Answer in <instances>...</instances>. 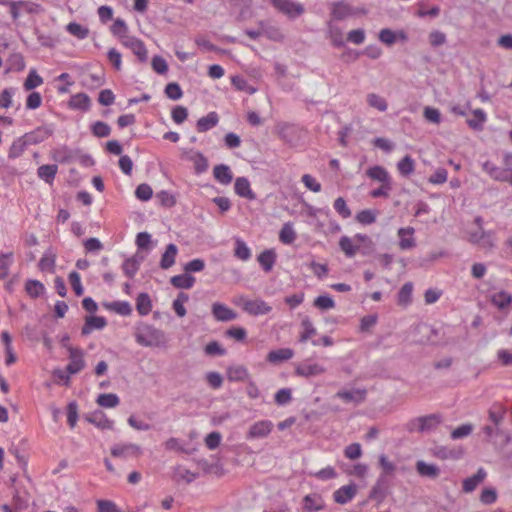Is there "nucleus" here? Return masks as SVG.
<instances>
[{"instance_id":"f257e3e1","label":"nucleus","mask_w":512,"mask_h":512,"mask_svg":"<svg viewBox=\"0 0 512 512\" xmlns=\"http://www.w3.org/2000/svg\"><path fill=\"white\" fill-rule=\"evenodd\" d=\"M136 342L143 347H159L165 344V333L149 324H142L136 328Z\"/></svg>"},{"instance_id":"393cba45","label":"nucleus","mask_w":512,"mask_h":512,"mask_svg":"<svg viewBox=\"0 0 512 512\" xmlns=\"http://www.w3.org/2000/svg\"><path fill=\"white\" fill-rule=\"evenodd\" d=\"M366 175L370 179L376 180L380 183H392L391 177H390L388 171L383 166H380V165H375V166L370 167L366 171Z\"/></svg>"},{"instance_id":"6ab92c4d","label":"nucleus","mask_w":512,"mask_h":512,"mask_svg":"<svg viewBox=\"0 0 512 512\" xmlns=\"http://www.w3.org/2000/svg\"><path fill=\"white\" fill-rule=\"evenodd\" d=\"M219 122V116L216 112H209L206 116L201 117L196 124L198 132L203 133L214 128Z\"/></svg>"},{"instance_id":"f3484780","label":"nucleus","mask_w":512,"mask_h":512,"mask_svg":"<svg viewBox=\"0 0 512 512\" xmlns=\"http://www.w3.org/2000/svg\"><path fill=\"white\" fill-rule=\"evenodd\" d=\"M486 476V471L483 468H479L476 474L463 480V491L465 493L473 492L477 488V486L484 481Z\"/></svg>"},{"instance_id":"a19ab883","label":"nucleus","mask_w":512,"mask_h":512,"mask_svg":"<svg viewBox=\"0 0 512 512\" xmlns=\"http://www.w3.org/2000/svg\"><path fill=\"white\" fill-rule=\"evenodd\" d=\"M397 169L402 176H409L415 170V161L410 155L404 156L398 163Z\"/></svg>"},{"instance_id":"72a5a7b5","label":"nucleus","mask_w":512,"mask_h":512,"mask_svg":"<svg viewBox=\"0 0 512 512\" xmlns=\"http://www.w3.org/2000/svg\"><path fill=\"white\" fill-rule=\"evenodd\" d=\"M491 302L498 309L503 310L512 303V294L504 290L498 291L492 295Z\"/></svg>"},{"instance_id":"4d7b16f0","label":"nucleus","mask_w":512,"mask_h":512,"mask_svg":"<svg viewBox=\"0 0 512 512\" xmlns=\"http://www.w3.org/2000/svg\"><path fill=\"white\" fill-rule=\"evenodd\" d=\"M43 83L42 77H40L36 70L32 69L29 71L27 78L24 82V89L30 91Z\"/></svg>"},{"instance_id":"f8f14e48","label":"nucleus","mask_w":512,"mask_h":512,"mask_svg":"<svg viewBox=\"0 0 512 512\" xmlns=\"http://www.w3.org/2000/svg\"><path fill=\"white\" fill-rule=\"evenodd\" d=\"M85 367L83 352L78 348H69V363L66 367L69 374H77Z\"/></svg>"},{"instance_id":"cd10ccee","label":"nucleus","mask_w":512,"mask_h":512,"mask_svg":"<svg viewBox=\"0 0 512 512\" xmlns=\"http://www.w3.org/2000/svg\"><path fill=\"white\" fill-rule=\"evenodd\" d=\"M227 378L232 382H240L249 379V372L243 365L230 366L227 369Z\"/></svg>"},{"instance_id":"6e6552de","label":"nucleus","mask_w":512,"mask_h":512,"mask_svg":"<svg viewBox=\"0 0 512 512\" xmlns=\"http://www.w3.org/2000/svg\"><path fill=\"white\" fill-rule=\"evenodd\" d=\"M274 424L270 420H260L253 423L247 433V440L263 439L266 438L273 430Z\"/></svg>"},{"instance_id":"f03ea898","label":"nucleus","mask_w":512,"mask_h":512,"mask_svg":"<svg viewBox=\"0 0 512 512\" xmlns=\"http://www.w3.org/2000/svg\"><path fill=\"white\" fill-rule=\"evenodd\" d=\"M441 423V418L437 414L416 417L405 424L408 432H429L435 429Z\"/></svg>"},{"instance_id":"aec40b11","label":"nucleus","mask_w":512,"mask_h":512,"mask_svg":"<svg viewBox=\"0 0 512 512\" xmlns=\"http://www.w3.org/2000/svg\"><path fill=\"white\" fill-rule=\"evenodd\" d=\"M68 105L73 110L88 111L91 107V100L87 94L77 93L71 96Z\"/></svg>"},{"instance_id":"69168bd1","label":"nucleus","mask_w":512,"mask_h":512,"mask_svg":"<svg viewBox=\"0 0 512 512\" xmlns=\"http://www.w3.org/2000/svg\"><path fill=\"white\" fill-rule=\"evenodd\" d=\"M424 118L433 124L441 123V113L437 108L426 106L423 111Z\"/></svg>"},{"instance_id":"49530a36","label":"nucleus","mask_w":512,"mask_h":512,"mask_svg":"<svg viewBox=\"0 0 512 512\" xmlns=\"http://www.w3.org/2000/svg\"><path fill=\"white\" fill-rule=\"evenodd\" d=\"M96 402L101 407L114 408L119 404L120 400H119V397L114 393H105V394H100L97 397Z\"/></svg>"},{"instance_id":"8fccbe9b","label":"nucleus","mask_w":512,"mask_h":512,"mask_svg":"<svg viewBox=\"0 0 512 512\" xmlns=\"http://www.w3.org/2000/svg\"><path fill=\"white\" fill-rule=\"evenodd\" d=\"M13 253H2L0 252V279H4L9 274V269L13 264Z\"/></svg>"},{"instance_id":"c03bdc74","label":"nucleus","mask_w":512,"mask_h":512,"mask_svg":"<svg viewBox=\"0 0 512 512\" xmlns=\"http://www.w3.org/2000/svg\"><path fill=\"white\" fill-rule=\"evenodd\" d=\"M366 99L370 107L375 108L380 112H385L388 109V104L385 98L376 93H369Z\"/></svg>"},{"instance_id":"de8ad7c7","label":"nucleus","mask_w":512,"mask_h":512,"mask_svg":"<svg viewBox=\"0 0 512 512\" xmlns=\"http://www.w3.org/2000/svg\"><path fill=\"white\" fill-rule=\"evenodd\" d=\"M66 31L80 40L86 39L89 35V29L76 22H70L66 26Z\"/></svg>"},{"instance_id":"774afa93","label":"nucleus","mask_w":512,"mask_h":512,"mask_svg":"<svg viewBox=\"0 0 512 512\" xmlns=\"http://www.w3.org/2000/svg\"><path fill=\"white\" fill-rule=\"evenodd\" d=\"M97 511L98 512H120L121 509L111 500H97Z\"/></svg>"},{"instance_id":"2f4dec72","label":"nucleus","mask_w":512,"mask_h":512,"mask_svg":"<svg viewBox=\"0 0 512 512\" xmlns=\"http://www.w3.org/2000/svg\"><path fill=\"white\" fill-rule=\"evenodd\" d=\"M297 239L296 231L294 230L292 222H286L283 224L279 232V240L285 244L290 245Z\"/></svg>"},{"instance_id":"1a4fd4ad","label":"nucleus","mask_w":512,"mask_h":512,"mask_svg":"<svg viewBox=\"0 0 512 512\" xmlns=\"http://www.w3.org/2000/svg\"><path fill=\"white\" fill-rule=\"evenodd\" d=\"M123 46L132 51V53L138 58L140 62H146L148 60V51L142 40L135 36H129L123 39L121 42Z\"/></svg>"},{"instance_id":"5fc2aeb1","label":"nucleus","mask_w":512,"mask_h":512,"mask_svg":"<svg viewBox=\"0 0 512 512\" xmlns=\"http://www.w3.org/2000/svg\"><path fill=\"white\" fill-rule=\"evenodd\" d=\"M140 266V262L136 258H128L123 262L122 269L128 278H133Z\"/></svg>"},{"instance_id":"13d9d810","label":"nucleus","mask_w":512,"mask_h":512,"mask_svg":"<svg viewBox=\"0 0 512 512\" xmlns=\"http://www.w3.org/2000/svg\"><path fill=\"white\" fill-rule=\"evenodd\" d=\"M109 309L122 316L132 313V307L127 301H114L109 305Z\"/></svg>"},{"instance_id":"4468645a","label":"nucleus","mask_w":512,"mask_h":512,"mask_svg":"<svg viewBox=\"0 0 512 512\" xmlns=\"http://www.w3.org/2000/svg\"><path fill=\"white\" fill-rule=\"evenodd\" d=\"M356 492L355 484L344 485L333 493V498L338 504H346L355 497Z\"/></svg>"},{"instance_id":"58836bf2","label":"nucleus","mask_w":512,"mask_h":512,"mask_svg":"<svg viewBox=\"0 0 512 512\" xmlns=\"http://www.w3.org/2000/svg\"><path fill=\"white\" fill-rule=\"evenodd\" d=\"M136 309L142 316H146L151 312L152 303L147 293H140L136 299Z\"/></svg>"},{"instance_id":"a18cd8bd","label":"nucleus","mask_w":512,"mask_h":512,"mask_svg":"<svg viewBox=\"0 0 512 512\" xmlns=\"http://www.w3.org/2000/svg\"><path fill=\"white\" fill-rule=\"evenodd\" d=\"M189 160L193 162L197 174L204 173L208 169V160L201 152H195Z\"/></svg>"},{"instance_id":"0e129e2a","label":"nucleus","mask_w":512,"mask_h":512,"mask_svg":"<svg viewBox=\"0 0 512 512\" xmlns=\"http://www.w3.org/2000/svg\"><path fill=\"white\" fill-rule=\"evenodd\" d=\"M69 282L71 284L72 289L74 290L77 296H81L84 293V288L81 283V278L78 272L72 271L68 276Z\"/></svg>"},{"instance_id":"2eb2a0df","label":"nucleus","mask_w":512,"mask_h":512,"mask_svg":"<svg viewBox=\"0 0 512 512\" xmlns=\"http://www.w3.org/2000/svg\"><path fill=\"white\" fill-rule=\"evenodd\" d=\"M86 420L102 430H112L114 426V422L108 419L101 410L87 415Z\"/></svg>"},{"instance_id":"09e8293b","label":"nucleus","mask_w":512,"mask_h":512,"mask_svg":"<svg viewBox=\"0 0 512 512\" xmlns=\"http://www.w3.org/2000/svg\"><path fill=\"white\" fill-rule=\"evenodd\" d=\"M378 212L372 209H364L356 214V221L362 225H370L376 221Z\"/></svg>"},{"instance_id":"e433bc0d","label":"nucleus","mask_w":512,"mask_h":512,"mask_svg":"<svg viewBox=\"0 0 512 512\" xmlns=\"http://www.w3.org/2000/svg\"><path fill=\"white\" fill-rule=\"evenodd\" d=\"M276 261V253L273 250H264L258 256V262L265 272H270Z\"/></svg>"},{"instance_id":"412c9836","label":"nucleus","mask_w":512,"mask_h":512,"mask_svg":"<svg viewBox=\"0 0 512 512\" xmlns=\"http://www.w3.org/2000/svg\"><path fill=\"white\" fill-rule=\"evenodd\" d=\"M107 325V321L102 316H89L81 329L83 335L90 334L93 330H101Z\"/></svg>"},{"instance_id":"bb28decb","label":"nucleus","mask_w":512,"mask_h":512,"mask_svg":"<svg viewBox=\"0 0 512 512\" xmlns=\"http://www.w3.org/2000/svg\"><path fill=\"white\" fill-rule=\"evenodd\" d=\"M352 14L351 6L344 2H334L331 7V15L336 20H343Z\"/></svg>"},{"instance_id":"338daca9","label":"nucleus","mask_w":512,"mask_h":512,"mask_svg":"<svg viewBox=\"0 0 512 512\" xmlns=\"http://www.w3.org/2000/svg\"><path fill=\"white\" fill-rule=\"evenodd\" d=\"M165 94L171 100H179L183 96L180 85L175 82L166 85Z\"/></svg>"},{"instance_id":"b1692460","label":"nucleus","mask_w":512,"mask_h":512,"mask_svg":"<svg viewBox=\"0 0 512 512\" xmlns=\"http://www.w3.org/2000/svg\"><path fill=\"white\" fill-rule=\"evenodd\" d=\"M324 506V500L318 494H309L303 499V507L309 512H318L322 510Z\"/></svg>"},{"instance_id":"9b49d317","label":"nucleus","mask_w":512,"mask_h":512,"mask_svg":"<svg viewBox=\"0 0 512 512\" xmlns=\"http://www.w3.org/2000/svg\"><path fill=\"white\" fill-rule=\"evenodd\" d=\"M53 133L52 128L43 125L39 126L33 131L25 133L23 137L29 145H36L47 140Z\"/></svg>"},{"instance_id":"4c0bfd02","label":"nucleus","mask_w":512,"mask_h":512,"mask_svg":"<svg viewBox=\"0 0 512 512\" xmlns=\"http://www.w3.org/2000/svg\"><path fill=\"white\" fill-rule=\"evenodd\" d=\"M434 456L441 459H459L462 456L461 450H455L446 446H438L434 450Z\"/></svg>"},{"instance_id":"a211bd4d","label":"nucleus","mask_w":512,"mask_h":512,"mask_svg":"<svg viewBox=\"0 0 512 512\" xmlns=\"http://www.w3.org/2000/svg\"><path fill=\"white\" fill-rule=\"evenodd\" d=\"M414 228L405 227L398 230V236L400 238L399 247L402 250H408L415 247V238L413 237Z\"/></svg>"},{"instance_id":"f704fd0d","label":"nucleus","mask_w":512,"mask_h":512,"mask_svg":"<svg viewBox=\"0 0 512 512\" xmlns=\"http://www.w3.org/2000/svg\"><path fill=\"white\" fill-rule=\"evenodd\" d=\"M58 167L55 164H45L37 169V175L46 183L51 184L57 174Z\"/></svg>"},{"instance_id":"3c124183","label":"nucleus","mask_w":512,"mask_h":512,"mask_svg":"<svg viewBox=\"0 0 512 512\" xmlns=\"http://www.w3.org/2000/svg\"><path fill=\"white\" fill-rule=\"evenodd\" d=\"M234 255L242 261H247L251 258V250L243 240L236 239Z\"/></svg>"},{"instance_id":"864d4df0","label":"nucleus","mask_w":512,"mask_h":512,"mask_svg":"<svg viewBox=\"0 0 512 512\" xmlns=\"http://www.w3.org/2000/svg\"><path fill=\"white\" fill-rule=\"evenodd\" d=\"M91 132L95 137H108L111 133L110 126L103 121H96L91 125Z\"/></svg>"},{"instance_id":"0eeeda50","label":"nucleus","mask_w":512,"mask_h":512,"mask_svg":"<svg viewBox=\"0 0 512 512\" xmlns=\"http://www.w3.org/2000/svg\"><path fill=\"white\" fill-rule=\"evenodd\" d=\"M141 454V447L134 443H117L111 447V455L116 458L128 459Z\"/></svg>"},{"instance_id":"ea45409f","label":"nucleus","mask_w":512,"mask_h":512,"mask_svg":"<svg viewBox=\"0 0 512 512\" xmlns=\"http://www.w3.org/2000/svg\"><path fill=\"white\" fill-rule=\"evenodd\" d=\"M302 332L300 333L299 341L304 343L312 336L316 335L317 331L309 317H304L301 321Z\"/></svg>"},{"instance_id":"e2e57ef3","label":"nucleus","mask_w":512,"mask_h":512,"mask_svg":"<svg viewBox=\"0 0 512 512\" xmlns=\"http://www.w3.org/2000/svg\"><path fill=\"white\" fill-rule=\"evenodd\" d=\"M314 306L321 310H329L335 307V302L329 295H320L314 300Z\"/></svg>"},{"instance_id":"c85d7f7f","label":"nucleus","mask_w":512,"mask_h":512,"mask_svg":"<svg viewBox=\"0 0 512 512\" xmlns=\"http://www.w3.org/2000/svg\"><path fill=\"white\" fill-rule=\"evenodd\" d=\"M483 170L494 180L496 181H506V174L508 172L507 168L505 169L497 167L494 163L490 161H486L482 165Z\"/></svg>"},{"instance_id":"6e6d98bb","label":"nucleus","mask_w":512,"mask_h":512,"mask_svg":"<svg viewBox=\"0 0 512 512\" xmlns=\"http://www.w3.org/2000/svg\"><path fill=\"white\" fill-rule=\"evenodd\" d=\"M412 290H413V285L410 282L405 283L401 287L400 291L398 292V304L399 305L406 306L407 304H409L411 302Z\"/></svg>"},{"instance_id":"79ce46f5","label":"nucleus","mask_w":512,"mask_h":512,"mask_svg":"<svg viewBox=\"0 0 512 512\" xmlns=\"http://www.w3.org/2000/svg\"><path fill=\"white\" fill-rule=\"evenodd\" d=\"M25 290L30 297L38 298L44 294L45 287L40 281L30 279L25 283Z\"/></svg>"},{"instance_id":"423d86ee","label":"nucleus","mask_w":512,"mask_h":512,"mask_svg":"<svg viewBox=\"0 0 512 512\" xmlns=\"http://www.w3.org/2000/svg\"><path fill=\"white\" fill-rule=\"evenodd\" d=\"M325 371L326 368L323 365L314 362L311 359L304 360L303 362L299 363L295 368L296 375L305 378L322 375L325 373Z\"/></svg>"},{"instance_id":"a878e982","label":"nucleus","mask_w":512,"mask_h":512,"mask_svg":"<svg viewBox=\"0 0 512 512\" xmlns=\"http://www.w3.org/2000/svg\"><path fill=\"white\" fill-rule=\"evenodd\" d=\"M294 356V351L290 348H280L272 350L267 355V361L273 364L290 360Z\"/></svg>"},{"instance_id":"052dcab7","label":"nucleus","mask_w":512,"mask_h":512,"mask_svg":"<svg viewBox=\"0 0 512 512\" xmlns=\"http://www.w3.org/2000/svg\"><path fill=\"white\" fill-rule=\"evenodd\" d=\"M274 400L279 406L287 405L292 400V391L290 388H281L275 395Z\"/></svg>"},{"instance_id":"ddd939ff","label":"nucleus","mask_w":512,"mask_h":512,"mask_svg":"<svg viewBox=\"0 0 512 512\" xmlns=\"http://www.w3.org/2000/svg\"><path fill=\"white\" fill-rule=\"evenodd\" d=\"M211 312L215 320L219 322H228L237 318V313L234 310L219 302L212 304Z\"/></svg>"},{"instance_id":"dca6fc26","label":"nucleus","mask_w":512,"mask_h":512,"mask_svg":"<svg viewBox=\"0 0 512 512\" xmlns=\"http://www.w3.org/2000/svg\"><path fill=\"white\" fill-rule=\"evenodd\" d=\"M215 180L222 185H229L233 180V173L226 164H218L213 168Z\"/></svg>"},{"instance_id":"39448f33","label":"nucleus","mask_w":512,"mask_h":512,"mask_svg":"<svg viewBox=\"0 0 512 512\" xmlns=\"http://www.w3.org/2000/svg\"><path fill=\"white\" fill-rule=\"evenodd\" d=\"M241 302L242 309L252 316L266 315L272 311V307L266 301L259 298L254 300L242 298Z\"/></svg>"},{"instance_id":"680f3d73","label":"nucleus","mask_w":512,"mask_h":512,"mask_svg":"<svg viewBox=\"0 0 512 512\" xmlns=\"http://www.w3.org/2000/svg\"><path fill=\"white\" fill-rule=\"evenodd\" d=\"M333 207L342 218L347 219L351 216V210L343 197L335 199Z\"/></svg>"},{"instance_id":"4be33fe9","label":"nucleus","mask_w":512,"mask_h":512,"mask_svg":"<svg viewBox=\"0 0 512 512\" xmlns=\"http://www.w3.org/2000/svg\"><path fill=\"white\" fill-rule=\"evenodd\" d=\"M178 248L175 244L170 243L166 246L161 256L160 267L164 270L169 269L175 264Z\"/></svg>"},{"instance_id":"9d476101","label":"nucleus","mask_w":512,"mask_h":512,"mask_svg":"<svg viewBox=\"0 0 512 512\" xmlns=\"http://www.w3.org/2000/svg\"><path fill=\"white\" fill-rule=\"evenodd\" d=\"M335 397L341 399L345 403L359 405L366 400L367 390L365 388H355L351 390L342 389L335 394Z\"/></svg>"},{"instance_id":"7c9ffc66","label":"nucleus","mask_w":512,"mask_h":512,"mask_svg":"<svg viewBox=\"0 0 512 512\" xmlns=\"http://www.w3.org/2000/svg\"><path fill=\"white\" fill-rule=\"evenodd\" d=\"M30 146L25 138L23 136L18 137L15 139L8 151V158L9 159H16L19 158L27 149V147Z\"/></svg>"},{"instance_id":"7ed1b4c3","label":"nucleus","mask_w":512,"mask_h":512,"mask_svg":"<svg viewBox=\"0 0 512 512\" xmlns=\"http://www.w3.org/2000/svg\"><path fill=\"white\" fill-rule=\"evenodd\" d=\"M468 241L485 251H492L496 247L495 232L492 230H478L468 233Z\"/></svg>"},{"instance_id":"603ef678","label":"nucleus","mask_w":512,"mask_h":512,"mask_svg":"<svg viewBox=\"0 0 512 512\" xmlns=\"http://www.w3.org/2000/svg\"><path fill=\"white\" fill-rule=\"evenodd\" d=\"M339 246L345 255L349 258L355 256L359 248L353 244L352 239L348 236H342L340 238Z\"/></svg>"},{"instance_id":"c9c22d12","label":"nucleus","mask_w":512,"mask_h":512,"mask_svg":"<svg viewBox=\"0 0 512 512\" xmlns=\"http://www.w3.org/2000/svg\"><path fill=\"white\" fill-rule=\"evenodd\" d=\"M170 282L176 288L190 289L195 283V278L186 272L184 274L173 276Z\"/></svg>"},{"instance_id":"473e14b6","label":"nucleus","mask_w":512,"mask_h":512,"mask_svg":"<svg viewBox=\"0 0 512 512\" xmlns=\"http://www.w3.org/2000/svg\"><path fill=\"white\" fill-rule=\"evenodd\" d=\"M473 118L467 120V125L475 130L481 131L483 130L484 124L487 121V115L482 109H475L472 111Z\"/></svg>"},{"instance_id":"37998d69","label":"nucleus","mask_w":512,"mask_h":512,"mask_svg":"<svg viewBox=\"0 0 512 512\" xmlns=\"http://www.w3.org/2000/svg\"><path fill=\"white\" fill-rule=\"evenodd\" d=\"M111 33L118 37V39L120 40V42H123V39H125L126 37H129L130 35L128 34V26L126 24V22L123 20V19H120V18H117L113 25L111 26Z\"/></svg>"},{"instance_id":"5701e85b","label":"nucleus","mask_w":512,"mask_h":512,"mask_svg":"<svg viewBox=\"0 0 512 512\" xmlns=\"http://www.w3.org/2000/svg\"><path fill=\"white\" fill-rule=\"evenodd\" d=\"M235 193L240 197L247 198L249 200L255 199V194L251 190L250 182L245 177H238L234 184Z\"/></svg>"},{"instance_id":"bf43d9fd","label":"nucleus","mask_w":512,"mask_h":512,"mask_svg":"<svg viewBox=\"0 0 512 512\" xmlns=\"http://www.w3.org/2000/svg\"><path fill=\"white\" fill-rule=\"evenodd\" d=\"M259 26L263 30V35L267 36L269 39L274 40V41H279L283 38V36L278 28H276L274 26H270L264 21H260Z\"/></svg>"},{"instance_id":"20e7f679","label":"nucleus","mask_w":512,"mask_h":512,"mask_svg":"<svg viewBox=\"0 0 512 512\" xmlns=\"http://www.w3.org/2000/svg\"><path fill=\"white\" fill-rule=\"evenodd\" d=\"M271 5L287 16L289 19H296L305 12V7L299 2L290 0H270Z\"/></svg>"},{"instance_id":"c756f323","label":"nucleus","mask_w":512,"mask_h":512,"mask_svg":"<svg viewBox=\"0 0 512 512\" xmlns=\"http://www.w3.org/2000/svg\"><path fill=\"white\" fill-rule=\"evenodd\" d=\"M416 470L420 476L432 479L437 478L440 473L438 466L434 464H428L422 460L416 463Z\"/></svg>"}]
</instances>
